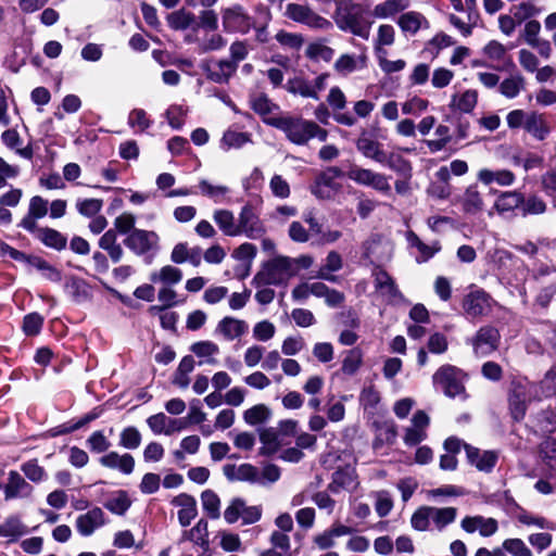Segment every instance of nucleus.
I'll return each instance as SVG.
<instances>
[{
  "instance_id": "obj_39",
  "label": "nucleus",
  "mask_w": 556,
  "mask_h": 556,
  "mask_svg": "<svg viewBox=\"0 0 556 556\" xmlns=\"http://www.w3.org/2000/svg\"><path fill=\"white\" fill-rule=\"evenodd\" d=\"M199 193L203 197L210 198L215 203H222L226 200L230 189L224 185H214L206 179H202L198 185Z\"/></svg>"
},
{
  "instance_id": "obj_31",
  "label": "nucleus",
  "mask_w": 556,
  "mask_h": 556,
  "mask_svg": "<svg viewBox=\"0 0 556 556\" xmlns=\"http://www.w3.org/2000/svg\"><path fill=\"white\" fill-rule=\"evenodd\" d=\"M405 237H406L408 245L417 249L419 255L417 256L416 261L418 263H425V262L429 261L441 249L440 243L438 241L433 242L430 245L426 244L412 230L407 231Z\"/></svg>"
},
{
  "instance_id": "obj_1",
  "label": "nucleus",
  "mask_w": 556,
  "mask_h": 556,
  "mask_svg": "<svg viewBox=\"0 0 556 556\" xmlns=\"http://www.w3.org/2000/svg\"><path fill=\"white\" fill-rule=\"evenodd\" d=\"M312 123L313 121L291 115L267 119L268 125L281 130L290 142L298 146H304L311 140Z\"/></svg>"
},
{
  "instance_id": "obj_26",
  "label": "nucleus",
  "mask_w": 556,
  "mask_h": 556,
  "mask_svg": "<svg viewBox=\"0 0 556 556\" xmlns=\"http://www.w3.org/2000/svg\"><path fill=\"white\" fill-rule=\"evenodd\" d=\"M397 25L403 33L415 35L422 28H429V21L424 14L416 11H408L403 13L399 20Z\"/></svg>"
},
{
  "instance_id": "obj_35",
  "label": "nucleus",
  "mask_w": 556,
  "mask_h": 556,
  "mask_svg": "<svg viewBox=\"0 0 556 556\" xmlns=\"http://www.w3.org/2000/svg\"><path fill=\"white\" fill-rule=\"evenodd\" d=\"M467 214H478L483 210V198L476 185L469 186L459 200Z\"/></svg>"
},
{
  "instance_id": "obj_44",
  "label": "nucleus",
  "mask_w": 556,
  "mask_h": 556,
  "mask_svg": "<svg viewBox=\"0 0 556 556\" xmlns=\"http://www.w3.org/2000/svg\"><path fill=\"white\" fill-rule=\"evenodd\" d=\"M251 106L255 113H257L260 116H262L263 121L267 124V119H276L279 118V116H271L275 110L278 109V106L273 103L268 97L264 94H260L254 97L251 100Z\"/></svg>"
},
{
  "instance_id": "obj_48",
  "label": "nucleus",
  "mask_w": 556,
  "mask_h": 556,
  "mask_svg": "<svg viewBox=\"0 0 556 556\" xmlns=\"http://www.w3.org/2000/svg\"><path fill=\"white\" fill-rule=\"evenodd\" d=\"M130 500L125 491L115 492L105 503L104 507L115 515H124L130 507Z\"/></svg>"
},
{
  "instance_id": "obj_30",
  "label": "nucleus",
  "mask_w": 556,
  "mask_h": 556,
  "mask_svg": "<svg viewBox=\"0 0 556 556\" xmlns=\"http://www.w3.org/2000/svg\"><path fill=\"white\" fill-rule=\"evenodd\" d=\"M477 177L485 186L495 182L498 186L508 187L515 182V175L508 169L491 170L482 168L478 172Z\"/></svg>"
},
{
  "instance_id": "obj_64",
  "label": "nucleus",
  "mask_w": 556,
  "mask_h": 556,
  "mask_svg": "<svg viewBox=\"0 0 556 556\" xmlns=\"http://www.w3.org/2000/svg\"><path fill=\"white\" fill-rule=\"evenodd\" d=\"M543 462L551 472L556 473V440L547 439L542 443Z\"/></svg>"
},
{
  "instance_id": "obj_54",
  "label": "nucleus",
  "mask_w": 556,
  "mask_h": 556,
  "mask_svg": "<svg viewBox=\"0 0 556 556\" xmlns=\"http://www.w3.org/2000/svg\"><path fill=\"white\" fill-rule=\"evenodd\" d=\"M191 351L198 357L206 358L207 364H214L215 359L212 357L219 353V348L212 341H199L191 345Z\"/></svg>"
},
{
  "instance_id": "obj_10",
  "label": "nucleus",
  "mask_w": 556,
  "mask_h": 556,
  "mask_svg": "<svg viewBox=\"0 0 556 556\" xmlns=\"http://www.w3.org/2000/svg\"><path fill=\"white\" fill-rule=\"evenodd\" d=\"M222 20L227 33L247 34L254 26L253 18L239 4L224 9Z\"/></svg>"
},
{
  "instance_id": "obj_17",
  "label": "nucleus",
  "mask_w": 556,
  "mask_h": 556,
  "mask_svg": "<svg viewBox=\"0 0 556 556\" xmlns=\"http://www.w3.org/2000/svg\"><path fill=\"white\" fill-rule=\"evenodd\" d=\"M34 488L17 471L11 470L8 473V482L4 485V497L7 501L14 498H27L31 496Z\"/></svg>"
},
{
  "instance_id": "obj_18",
  "label": "nucleus",
  "mask_w": 556,
  "mask_h": 556,
  "mask_svg": "<svg viewBox=\"0 0 556 556\" xmlns=\"http://www.w3.org/2000/svg\"><path fill=\"white\" fill-rule=\"evenodd\" d=\"M468 462L479 471L491 472L496 465L498 455L494 451H481L464 444Z\"/></svg>"
},
{
  "instance_id": "obj_62",
  "label": "nucleus",
  "mask_w": 556,
  "mask_h": 556,
  "mask_svg": "<svg viewBox=\"0 0 556 556\" xmlns=\"http://www.w3.org/2000/svg\"><path fill=\"white\" fill-rule=\"evenodd\" d=\"M201 502L203 509L207 513L208 517L216 519L219 517L220 501L217 494L211 490H206L201 494Z\"/></svg>"
},
{
  "instance_id": "obj_53",
  "label": "nucleus",
  "mask_w": 556,
  "mask_h": 556,
  "mask_svg": "<svg viewBox=\"0 0 556 556\" xmlns=\"http://www.w3.org/2000/svg\"><path fill=\"white\" fill-rule=\"evenodd\" d=\"M21 470L25 477L34 483H40L47 479V472L37 459H30L21 465Z\"/></svg>"
},
{
  "instance_id": "obj_57",
  "label": "nucleus",
  "mask_w": 556,
  "mask_h": 556,
  "mask_svg": "<svg viewBox=\"0 0 556 556\" xmlns=\"http://www.w3.org/2000/svg\"><path fill=\"white\" fill-rule=\"evenodd\" d=\"M29 264H30V266H33L34 268L39 270L45 279L53 281V282L61 281V278H62L61 273L55 267L50 265L48 262L43 261L42 258H39V257L29 258Z\"/></svg>"
},
{
  "instance_id": "obj_32",
  "label": "nucleus",
  "mask_w": 556,
  "mask_h": 556,
  "mask_svg": "<svg viewBox=\"0 0 556 556\" xmlns=\"http://www.w3.org/2000/svg\"><path fill=\"white\" fill-rule=\"evenodd\" d=\"M26 525L17 516H10L0 525V536L7 538L8 542H16L27 533Z\"/></svg>"
},
{
  "instance_id": "obj_63",
  "label": "nucleus",
  "mask_w": 556,
  "mask_h": 556,
  "mask_svg": "<svg viewBox=\"0 0 556 556\" xmlns=\"http://www.w3.org/2000/svg\"><path fill=\"white\" fill-rule=\"evenodd\" d=\"M503 548L511 556H534L530 547L521 539H506Z\"/></svg>"
},
{
  "instance_id": "obj_11",
  "label": "nucleus",
  "mask_w": 556,
  "mask_h": 556,
  "mask_svg": "<svg viewBox=\"0 0 556 556\" xmlns=\"http://www.w3.org/2000/svg\"><path fill=\"white\" fill-rule=\"evenodd\" d=\"M500 332L491 326L481 327L471 340L473 352L478 356H488L498 348Z\"/></svg>"
},
{
  "instance_id": "obj_23",
  "label": "nucleus",
  "mask_w": 556,
  "mask_h": 556,
  "mask_svg": "<svg viewBox=\"0 0 556 556\" xmlns=\"http://www.w3.org/2000/svg\"><path fill=\"white\" fill-rule=\"evenodd\" d=\"M48 213V201L40 195H35L29 201L28 213L22 219L21 227L29 232L37 230L36 220L42 218Z\"/></svg>"
},
{
  "instance_id": "obj_47",
  "label": "nucleus",
  "mask_w": 556,
  "mask_h": 556,
  "mask_svg": "<svg viewBox=\"0 0 556 556\" xmlns=\"http://www.w3.org/2000/svg\"><path fill=\"white\" fill-rule=\"evenodd\" d=\"M363 365V352L358 348L349 350L342 361L341 370L344 375H355Z\"/></svg>"
},
{
  "instance_id": "obj_9",
  "label": "nucleus",
  "mask_w": 556,
  "mask_h": 556,
  "mask_svg": "<svg viewBox=\"0 0 556 556\" xmlns=\"http://www.w3.org/2000/svg\"><path fill=\"white\" fill-rule=\"evenodd\" d=\"M159 235L152 230L134 229L124 240V244L136 255H144L159 248Z\"/></svg>"
},
{
  "instance_id": "obj_56",
  "label": "nucleus",
  "mask_w": 556,
  "mask_h": 556,
  "mask_svg": "<svg viewBox=\"0 0 556 556\" xmlns=\"http://www.w3.org/2000/svg\"><path fill=\"white\" fill-rule=\"evenodd\" d=\"M388 166L390 169L403 176H410L412 165L402 155L397 153L387 154V160L381 163Z\"/></svg>"
},
{
  "instance_id": "obj_43",
  "label": "nucleus",
  "mask_w": 556,
  "mask_h": 556,
  "mask_svg": "<svg viewBox=\"0 0 556 556\" xmlns=\"http://www.w3.org/2000/svg\"><path fill=\"white\" fill-rule=\"evenodd\" d=\"M479 14L472 9L468 8L467 21H463L455 14H450V23L457 28L464 37H468L472 34L473 28L478 23Z\"/></svg>"
},
{
  "instance_id": "obj_40",
  "label": "nucleus",
  "mask_w": 556,
  "mask_h": 556,
  "mask_svg": "<svg viewBox=\"0 0 556 556\" xmlns=\"http://www.w3.org/2000/svg\"><path fill=\"white\" fill-rule=\"evenodd\" d=\"M65 290L67 294L71 295L72 299L77 303L85 302L91 296L90 287L85 280L80 278H70L65 283Z\"/></svg>"
},
{
  "instance_id": "obj_21",
  "label": "nucleus",
  "mask_w": 556,
  "mask_h": 556,
  "mask_svg": "<svg viewBox=\"0 0 556 556\" xmlns=\"http://www.w3.org/2000/svg\"><path fill=\"white\" fill-rule=\"evenodd\" d=\"M248 329L249 326L247 321L231 316H225L218 321L215 333L227 341H233L244 336Z\"/></svg>"
},
{
  "instance_id": "obj_34",
  "label": "nucleus",
  "mask_w": 556,
  "mask_h": 556,
  "mask_svg": "<svg viewBox=\"0 0 556 556\" xmlns=\"http://www.w3.org/2000/svg\"><path fill=\"white\" fill-rule=\"evenodd\" d=\"M181 279L182 271L173 265H165L159 270H154L150 274L151 282L160 283L166 287L177 285L181 281Z\"/></svg>"
},
{
  "instance_id": "obj_19",
  "label": "nucleus",
  "mask_w": 556,
  "mask_h": 556,
  "mask_svg": "<svg viewBox=\"0 0 556 556\" xmlns=\"http://www.w3.org/2000/svg\"><path fill=\"white\" fill-rule=\"evenodd\" d=\"M358 485L357 475L353 467L338 468L332 473V480L328 485L329 491L339 493L341 490L353 492Z\"/></svg>"
},
{
  "instance_id": "obj_58",
  "label": "nucleus",
  "mask_w": 556,
  "mask_h": 556,
  "mask_svg": "<svg viewBox=\"0 0 556 556\" xmlns=\"http://www.w3.org/2000/svg\"><path fill=\"white\" fill-rule=\"evenodd\" d=\"M517 520L525 526H533L539 529L556 530V526L548 521L546 518L532 515L526 510H522L517 515Z\"/></svg>"
},
{
  "instance_id": "obj_41",
  "label": "nucleus",
  "mask_w": 556,
  "mask_h": 556,
  "mask_svg": "<svg viewBox=\"0 0 556 556\" xmlns=\"http://www.w3.org/2000/svg\"><path fill=\"white\" fill-rule=\"evenodd\" d=\"M251 135L248 132L236 131L232 129H227L220 139L219 147L224 151H229L230 149H240L244 144L251 142Z\"/></svg>"
},
{
  "instance_id": "obj_33",
  "label": "nucleus",
  "mask_w": 556,
  "mask_h": 556,
  "mask_svg": "<svg viewBox=\"0 0 556 556\" xmlns=\"http://www.w3.org/2000/svg\"><path fill=\"white\" fill-rule=\"evenodd\" d=\"M532 137L542 141L549 135V126L544 118L543 114L536 112H529V116L526 119L525 127Z\"/></svg>"
},
{
  "instance_id": "obj_36",
  "label": "nucleus",
  "mask_w": 556,
  "mask_h": 556,
  "mask_svg": "<svg viewBox=\"0 0 556 556\" xmlns=\"http://www.w3.org/2000/svg\"><path fill=\"white\" fill-rule=\"evenodd\" d=\"M213 219L225 236L238 237L239 229L235 215L229 210H216L213 213Z\"/></svg>"
},
{
  "instance_id": "obj_5",
  "label": "nucleus",
  "mask_w": 556,
  "mask_h": 556,
  "mask_svg": "<svg viewBox=\"0 0 556 556\" xmlns=\"http://www.w3.org/2000/svg\"><path fill=\"white\" fill-rule=\"evenodd\" d=\"M494 300L484 290L472 288L464 296L462 307L470 320L480 319L492 312Z\"/></svg>"
},
{
  "instance_id": "obj_59",
  "label": "nucleus",
  "mask_w": 556,
  "mask_h": 556,
  "mask_svg": "<svg viewBox=\"0 0 556 556\" xmlns=\"http://www.w3.org/2000/svg\"><path fill=\"white\" fill-rule=\"evenodd\" d=\"M306 55L312 60H323L329 62L333 55L334 51L332 48L326 46L323 42H311L306 48Z\"/></svg>"
},
{
  "instance_id": "obj_6",
  "label": "nucleus",
  "mask_w": 556,
  "mask_h": 556,
  "mask_svg": "<svg viewBox=\"0 0 556 556\" xmlns=\"http://www.w3.org/2000/svg\"><path fill=\"white\" fill-rule=\"evenodd\" d=\"M343 176L342 170L337 166H331L321 172L311 186V192L319 200H332L341 192L342 185L337 178Z\"/></svg>"
},
{
  "instance_id": "obj_2",
  "label": "nucleus",
  "mask_w": 556,
  "mask_h": 556,
  "mask_svg": "<svg viewBox=\"0 0 556 556\" xmlns=\"http://www.w3.org/2000/svg\"><path fill=\"white\" fill-rule=\"evenodd\" d=\"M296 274L292 258L278 256L266 263L255 279L263 285H280Z\"/></svg>"
},
{
  "instance_id": "obj_22",
  "label": "nucleus",
  "mask_w": 556,
  "mask_h": 556,
  "mask_svg": "<svg viewBox=\"0 0 556 556\" xmlns=\"http://www.w3.org/2000/svg\"><path fill=\"white\" fill-rule=\"evenodd\" d=\"M460 526L464 531L468 533L479 531L482 536H491L498 529V523L494 518H485L483 516H466L462 520Z\"/></svg>"
},
{
  "instance_id": "obj_45",
  "label": "nucleus",
  "mask_w": 556,
  "mask_h": 556,
  "mask_svg": "<svg viewBox=\"0 0 556 556\" xmlns=\"http://www.w3.org/2000/svg\"><path fill=\"white\" fill-rule=\"evenodd\" d=\"M271 417V410L265 404H256L243 413V420L250 426L266 422Z\"/></svg>"
},
{
  "instance_id": "obj_4",
  "label": "nucleus",
  "mask_w": 556,
  "mask_h": 556,
  "mask_svg": "<svg viewBox=\"0 0 556 556\" xmlns=\"http://www.w3.org/2000/svg\"><path fill=\"white\" fill-rule=\"evenodd\" d=\"M539 387L527 380H519L513 383L509 394V408L515 420L525 417L527 404L538 396Z\"/></svg>"
},
{
  "instance_id": "obj_24",
  "label": "nucleus",
  "mask_w": 556,
  "mask_h": 556,
  "mask_svg": "<svg viewBox=\"0 0 556 556\" xmlns=\"http://www.w3.org/2000/svg\"><path fill=\"white\" fill-rule=\"evenodd\" d=\"M103 467L117 469L124 475H130L135 468V459L130 454L119 455L117 452H110L99 459Z\"/></svg>"
},
{
  "instance_id": "obj_13",
  "label": "nucleus",
  "mask_w": 556,
  "mask_h": 556,
  "mask_svg": "<svg viewBox=\"0 0 556 556\" xmlns=\"http://www.w3.org/2000/svg\"><path fill=\"white\" fill-rule=\"evenodd\" d=\"M372 276L376 291L387 303H395L403 299L394 279L386 270L376 268Z\"/></svg>"
},
{
  "instance_id": "obj_28",
  "label": "nucleus",
  "mask_w": 556,
  "mask_h": 556,
  "mask_svg": "<svg viewBox=\"0 0 556 556\" xmlns=\"http://www.w3.org/2000/svg\"><path fill=\"white\" fill-rule=\"evenodd\" d=\"M357 150L368 159L382 163L387 160V153L382 150V146L379 141L368 137L361 136L356 141Z\"/></svg>"
},
{
  "instance_id": "obj_61",
  "label": "nucleus",
  "mask_w": 556,
  "mask_h": 556,
  "mask_svg": "<svg viewBox=\"0 0 556 556\" xmlns=\"http://www.w3.org/2000/svg\"><path fill=\"white\" fill-rule=\"evenodd\" d=\"M546 203L538 195H530L527 199L523 197V203H521V214L527 215H541L546 212Z\"/></svg>"
},
{
  "instance_id": "obj_46",
  "label": "nucleus",
  "mask_w": 556,
  "mask_h": 556,
  "mask_svg": "<svg viewBox=\"0 0 556 556\" xmlns=\"http://www.w3.org/2000/svg\"><path fill=\"white\" fill-rule=\"evenodd\" d=\"M287 90L292 94H299L303 98L318 99V94L312 83L300 77L290 79L287 83Z\"/></svg>"
},
{
  "instance_id": "obj_29",
  "label": "nucleus",
  "mask_w": 556,
  "mask_h": 556,
  "mask_svg": "<svg viewBox=\"0 0 556 556\" xmlns=\"http://www.w3.org/2000/svg\"><path fill=\"white\" fill-rule=\"evenodd\" d=\"M409 0H384L374 7L372 15L379 20L393 18L396 14L409 8Z\"/></svg>"
},
{
  "instance_id": "obj_37",
  "label": "nucleus",
  "mask_w": 556,
  "mask_h": 556,
  "mask_svg": "<svg viewBox=\"0 0 556 556\" xmlns=\"http://www.w3.org/2000/svg\"><path fill=\"white\" fill-rule=\"evenodd\" d=\"M478 102V92L468 89L460 93L452 96L451 108L463 113H470L476 108Z\"/></svg>"
},
{
  "instance_id": "obj_49",
  "label": "nucleus",
  "mask_w": 556,
  "mask_h": 556,
  "mask_svg": "<svg viewBox=\"0 0 556 556\" xmlns=\"http://www.w3.org/2000/svg\"><path fill=\"white\" fill-rule=\"evenodd\" d=\"M275 38L283 49L289 51H299L304 45V37L298 33L279 30Z\"/></svg>"
},
{
  "instance_id": "obj_51",
  "label": "nucleus",
  "mask_w": 556,
  "mask_h": 556,
  "mask_svg": "<svg viewBox=\"0 0 556 556\" xmlns=\"http://www.w3.org/2000/svg\"><path fill=\"white\" fill-rule=\"evenodd\" d=\"M395 38V30L392 25L382 24L378 27L376 38V52L378 55H386L387 51L383 50L384 46H392Z\"/></svg>"
},
{
  "instance_id": "obj_16",
  "label": "nucleus",
  "mask_w": 556,
  "mask_h": 556,
  "mask_svg": "<svg viewBox=\"0 0 556 556\" xmlns=\"http://www.w3.org/2000/svg\"><path fill=\"white\" fill-rule=\"evenodd\" d=\"M105 515L100 507H93L76 518V530L83 536H90L97 529L105 525Z\"/></svg>"
},
{
  "instance_id": "obj_38",
  "label": "nucleus",
  "mask_w": 556,
  "mask_h": 556,
  "mask_svg": "<svg viewBox=\"0 0 556 556\" xmlns=\"http://www.w3.org/2000/svg\"><path fill=\"white\" fill-rule=\"evenodd\" d=\"M430 523L432 522L438 530L444 529L447 525L455 521L457 510L454 507H433L428 506Z\"/></svg>"
},
{
  "instance_id": "obj_12",
  "label": "nucleus",
  "mask_w": 556,
  "mask_h": 556,
  "mask_svg": "<svg viewBox=\"0 0 556 556\" xmlns=\"http://www.w3.org/2000/svg\"><path fill=\"white\" fill-rule=\"evenodd\" d=\"M237 228L239 229V236L244 235L250 239H258L265 231L263 223L250 204L241 207L237 222Z\"/></svg>"
},
{
  "instance_id": "obj_42",
  "label": "nucleus",
  "mask_w": 556,
  "mask_h": 556,
  "mask_svg": "<svg viewBox=\"0 0 556 556\" xmlns=\"http://www.w3.org/2000/svg\"><path fill=\"white\" fill-rule=\"evenodd\" d=\"M279 437L280 434L277 428L269 427L261 429L260 440L263 444V446L261 447V453L264 455L275 453L281 444Z\"/></svg>"
},
{
  "instance_id": "obj_14",
  "label": "nucleus",
  "mask_w": 556,
  "mask_h": 556,
  "mask_svg": "<svg viewBox=\"0 0 556 556\" xmlns=\"http://www.w3.org/2000/svg\"><path fill=\"white\" fill-rule=\"evenodd\" d=\"M429 424V416L424 410H417L412 418L410 426L405 428L404 443L407 446H415L426 440Z\"/></svg>"
},
{
  "instance_id": "obj_8",
  "label": "nucleus",
  "mask_w": 556,
  "mask_h": 556,
  "mask_svg": "<svg viewBox=\"0 0 556 556\" xmlns=\"http://www.w3.org/2000/svg\"><path fill=\"white\" fill-rule=\"evenodd\" d=\"M346 175L356 184L371 187L383 194H389L391 191L389 178L383 174L354 165Z\"/></svg>"
},
{
  "instance_id": "obj_60",
  "label": "nucleus",
  "mask_w": 556,
  "mask_h": 556,
  "mask_svg": "<svg viewBox=\"0 0 556 556\" xmlns=\"http://www.w3.org/2000/svg\"><path fill=\"white\" fill-rule=\"evenodd\" d=\"M375 510L379 517H386L393 508V500L389 491L381 490L374 493Z\"/></svg>"
},
{
  "instance_id": "obj_52",
  "label": "nucleus",
  "mask_w": 556,
  "mask_h": 556,
  "mask_svg": "<svg viewBox=\"0 0 556 556\" xmlns=\"http://www.w3.org/2000/svg\"><path fill=\"white\" fill-rule=\"evenodd\" d=\"M341 267L342 258L340 254L336 251H331L326 257L325 265L319 269L318 277L329 281H336V277L331 275V273L341 269Z\"/></svg>"
},
{
  "instance_id": "obj_7",
  "label": "nucleus",
  "mask_w": 556,
  "mask_h": 556,
  "mask_svg": "<svg viewBox=\"0 0 556 556\" xmlns=\"http://www.w3.org/2000/svg\"><path fill=\"white\" fill-rule=\"evenodd\" d=\"M285 16L293 22L304 24L314 29H328L331 23L317 14L311 7L300 3H288L285 11Z\"/></svg>"
},
{
  "instance_id": "obj_25",
  "label": "nucleus",
  "mask_w": 556,
  "mask_h": 556,
  "mask_svg": "<svg viewBox=\"0 0 556 556\" xmlns=\"http://www.w3.org/2000/svg\"><path fill=\"white\" fill-rule=\"evenodd\" d=\"M173 504L180 507L178 520L182 527H187L197 517V502L194 497L186 493L179 494L173 500Z\"/></svg>"
},
{
  "instance_id": "obj_20",
  "label": "nucleus",
  "mask_w": 556,
  "mask_h": 556,
  "mask_svg": "<svg viewBox=\"0 0 556 556\" xmlns=\"http://www.w3.org/2000/svg\"><path fill=\"white\" fill-rule=\"evenodd\" d=\"M210 80L217 84L227 83L237 71V64L229 60L210 61L203 65Z\"/></svg>"
},
{
  "instance_id": "obj_50",
  "label": "nucleus",
  "mask_w": 556,
  "mask_h": 556,
  "mask_svg": "<svg viewBox=\"0 0 556 556\" xmlns=\"http://www.w3.org/2000/svg\"><path fill=\"white\" fill-rule=\"evenodd\" d=\"M38 238L50 248L62 250L66 245V238L59 231L51 228L37 229Z\"/></svg>"
},
{
  "instance_id": "obj_55",
  "label": "nucleus",
  "mask_w": 556,
  "mask_h": 556,
  "mask_svg": "<svg viewBox=\"0 0 556 556\" xmlns=\"http://www.w3.org/2000/svg\"><path fill=\"white\" fill-rule=\"evenodd\" d=\"M147 424H148L149 428L152 430V432L155 434H160L163 432L165 434H170L175 430V428L166 429V427H167V425L177 424V420H172L165 414L159 413V414L150 416L147 419Z\"/></svg>"
},
{
  "instance_id": "obj_15",
  "label": "nucleus",
  "mask_w": 556,
  "mask_h": 556,
  "mask_svg": "<svg viewBox=\"0 0 556 556\" xmlns=\"http://www.w3.org/2000/svg\"><path fill=\"white\" fill-rule=\"evenodd\" d=\"M482 54L490 62L488 66L496 71H504L513 65L508 49L497 40H490L483 48Z\"/></svg>"
},
{
  "instance_id": "obj_3",
  "label": "nucleus",
  "mask_w": 556,
  "mask_h": 556,
  "mask_svg": "<svg viewBox=\"0 0 556 556\" xmlns=\"http://www.w3.org/2000/svg\"><path fill=\"white\" fill-rule=\"evenodd\" d=\"M432 380L433 384L448 397H456L465 393L464 375L455 366H441L434 372Z\"/></svg>"
},
{
  "instance_id": "obj_27",
  "label": "nucleus",
  "mask_w": 556,
  "mask_h": 556,
  "mask_svg": "<svg viewBox=\"0 0 556 556\" xmlns=\"http://www.w3.org/2000/svg\"><path fill=\"white\" fill-rule=\"evenodd\" d=\"M523 203V194L519 191L502 192L494 202V210L500 215L514 213L516 208L521 207Z\"/></svg>"
}]
</instances>
